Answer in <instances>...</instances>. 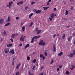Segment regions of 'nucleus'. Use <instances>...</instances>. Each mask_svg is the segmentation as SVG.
<instances>
[{"label":"nucleus","instance_id":"obj_1","mask_svg":"<svg viewBox=\"0 0 75 75\" xmlns=\"http://www.w3.org/2000/svg\"><path fill=\"white\" fill-rule=\"evenodd\" d=\"M25 37H26V36H24L23 35H21L20 38V40L21 41H24V39H25Z\"/></svg>","mask_w":75,"mask_h":75},{"label":"nucleus","instance_id":"obj_2","mask_svg":"<svg viewBox=\"0 0 75 75\" xmlns=\"http://www.w3.org/2000/svg\"><path fill=\"white\" fill-rule=\"evenodd\" d=\"M40 37H41V36L40 35H38V36H35L33 37L32 40H33V41H35V40H34V38H35V40H37V38H39Z\"/></svg>","mask_w":75,"mask_h":75},{"label":"nucleus","instance_id":"obj_3","mask_svg":"<svg viewBox=\"0 0 75 75\" xmlns=\"http://www.w3.org/2000/svg\"><path fill=\"white\" fill-rule=\"evenodd\" d=\"M35 12H36V14H39L40 13H41V10H37L36 9H34L33 10Z\"/></svg>","mask_w":75,"mask_h":75},{"label":"nucleus","instance_id":"obj_4","mask_svg":"<svg viewBox=\"0 0 75 75\" xmlns=\"http://www.w3.org/2000/svg\"><path fill=\"white\" fill-rule=\"evenodd\" d=\"M5 53L7 54L9 52V49L8 48H6L4 50Z\"/></svg>","mask_w":75,"mask_h":75},{"label":"nucleus","instance_id":"obj_5","mask_svg":"<svg viewBox=\"0 0 75 75\" xmlns=\"http://www.w3.org/2000/svg\"><path fill=\"white\" fill-rule=\"evenodd\" d=\"M4 19L3 18H1L0 19V24H2L4 22Z\"/></svg>","mask_w":75,"mask_h":75},{"label":"nucleus","instance_id":"obj_6","mask_svg":"<svg viewBox=\"0 0 75 75\" xmlns=\"http://www.w3.org/2000/svg\"><path fill=\"white\" fill-rule=\"evenodd\" d=\"M9 53H10V54H15V52H14V50H11L10 51Z\"/></svg>","mask_w":75,"mask_h":75},{"label":"nucleus","instance_id":"obj_7","mask_svg":"<svg viewBox=\"0 0 75 75\" xmlns=\"http://www.w3.org/2000/svg\"><path fill=\"white\" fill-rule=\"evenodd\" d=\"M21 65V63H19L18 64L16 67V69H18L20 68V66Z\"/></svg>","mask_w":75,"mask_h":75},{"label":"nucleus","instance_id":"obj_8","mask_svg":"<svg viewBox=\"0 0 75 75\" xmlns=\"http://www.w3.org/2000/svg\"><path fill=\"white\" fill-rule=\"evenodd\" d=\"M23 3V1L18 2L17 3V5L18 6V5H20L21 4H22Z\"/></svg>","mask_w":75,"mask_h":75},{"label":"nucleus","instance_id":"obj_9","mask_svg":"<svg viewBox=\"0 0 75 75\" xmlns=\"http://www.w3.org/2000/svg\"><path fill=\"white\" fill-rule=\"evenodd\" d=\"M44 42L43 40H41L40 42L39 43V45H42V43Z\"/></svg>","mask_w":75,"mask_h":75},{"label":"nucleus","instance_id":"obj_10","mask_svg":"<svg viewBox=\"0 0 75 75\" xmlns=\"http://www.w3.org/2000/svg\"><path fill=\"white\" fill-rule=\"evenodd\" d=\"M53 51H54V52H56V47H55V46L54 45L53 46Z\"/></svg>","mask_w":75,"mask_h":75},{"label":"nucleus","instance_id":"obj_11","mask_svg":"<svg viewBox=\"0 0 75 75\" xmlns=\"http://www.w3.org/2000/svg\"><path fill=\"white\" fill-rule=\"evenodd\" d=\"M62 54H63V52H62L58 54L57 55H58V56H61V55H62Z\"/></svg>","mask_w":75,"mask_h":75},{"label":"nucleus","instance_id":"obj_12","mask_svg":"<svg viewBox=\"0 0 75 75\" xmlns=\"http://www.w3.org/2000/svg\"><path fill=\"white\" fill-rule=\"evenodd\" d=\"M13 1H11L9 2V7H11V4H13Z\"/></svg>","mask_w":75,"mask_h":75},{"label":"nucleus","instance_id":"obj_13","mask_svg":"<svg viewBox=\"0 0 75 75\" xmlns=\"http://www.w3.org/2000/svg\"><path fill=\"white\" fill-rule=\"evenodd\" d=\"M30 47V45L27 44L25 47V49L27 48H28V47Z\"/></svg>","mask_w":75,"mask_h":75},{"label":"nucleus","instance_id":"obj_14","mask_svg":"<svg viewBox=\"0 0 75 75\" xmlns=\"http://www.w3.org/2000/svg\"><path fill=\"white\" fill-rule=\"evenodd\" d=\"M54 16V13H52L50 15V16L51 18H53Z\"/></svg>","mask_w":75,"mask_h":75},{"label":"nucleus","instance_id":"obj_15","mask_svg":"<svg viewBox=\"0 0 75 75\" xmlns=\"http://www.w3.org/2000/svg\"><path fill=\"white\" fill-rule=\"evenodd\" d=\"M10 21V17L8 16V19L6 20V21L7 22H9V21Z\"/></svg>","mask_w":75,"mask_h":75},{"label":"nucleus","instance_id":"obj_16","mask_svg":"<svg viewBox=\"0 0 75 75\" xmlns=\"http://www.w3.org/2000/svg\"><path fill=\"white\" fill-rule=\"evenodd\" d=\"M68 41H70V40H71H71L72 39V36H70V37H69L68 38Z\"/></svg>","mask_w":75,"mask_h":75},{"label":"nucleus","instance_id":"obj_17","mask_svg":"<svg viewBox=\"0 0 75 75\" xmlns=\"http://www.w3.org/2000/svg\"><path fill=\"white\" fill-rule=\"evenodd\" d=\"M43 8H44V10H47V9L48 8H49V7H43Z\"/></svg>","mask_w":75,"mask_h":75},{"label":"nucleus","instance_id":"obj_18","mask_svg":"<svg viewBox=\"0 0 75 75\" xmlns=\"http://www.w3.org/2000/svg\"><path fill=\"white\" fill-rule=\"evenodd\" d=\"M10 22L7 23V24L5 25V27H7V26H8V25H10Z\"/></svg>","mask_w":75,"mask_h":75},{"label":"nucleus","instance_id":"obj_19","mask_svg":"<svg viewBox=\"0 0 75 75\" xmlns=\"http://www.w3.org/2000/svg\"><path fill=\"white\" fill-rule=\"evenodd\" d=\"M42 31L41 30H39L37 32V34H39Z\"/></svg>","mask_w":75,"mask_h":75},{"label":"nucleus","instance_id":"obj_20","mask_svg":"<svg viewBox=\"0 0 75 75\" xmlns=\"http://www.w3.org/2000/svg\"><path fill=\"white\" fill-rule=\"evenodd\" d=\"M73 54L72 53H71L69 55V57H70V58H72L73 57Z\"/></svg>","mask_w":75,"mask_h":75},{"label":"nucleus","instance_id":"obj_21","mask_svg":"<svg viewBox=\"0 0 75 75\" xmlns=\"http://www.w3.org/2000/svg\"><path fill=\"white\" fill-rule=\"evenodd\" d=\"M25 28L24 26L22 27V30L23 31H24V30H25Z\"/></svg>","mask_w":75,"mask_h":75},{"label":"nucleus","instance_id":"obj_22","mask_svg":"<svg viewBox=\"0 0 75 75\" xmlns=\"http://www.w3.org/2000/svg\"><path fill=\"white\" fill-rule=\"evenodd\" d=\"M51 60L52 61L50 62V64H52L54 62V59H52Z\"/></svg>","mask_w":75,"mask_h":75},{"label":"nucleus","instance_id":"obj_23","mask_svg":"<svg viewBox=\"0 0 75 75\" xmlns=\"http://www.w3.org/2000/svg\"><path fill=\"white\" fill-rule=\"evenodd\" d=\"M33 13H31L30 14V15H29V18H31V17H32V16H33Z\"/></svg>","mask_w":75,"mask_h":75},{"label":"nucleus","instance_id":"obj_24","mask_svg":"<svg viewBox=\"0 0 75 75\" xmlns=\"http://www.w3.org/2000/svg\"><path fill=\"white\" fill-rule=\"evenodd\" d=\"M33 25V22H31L30 23V25H29V27H32V26Z\"/></svg>","mask_w":75,"mask_h":75},{"label":"nucleus","instance_id":"obj_25","mask_svg":"<svg viewBox=\"0 0 75 75\" xmlns=\"http://www.w3.org/2000/svg\"><path fill=\"white\" fill-rule=\"evenodd\" d=\"M75 68V65H73L72 68H70V69L72 71L73 70L74 68Z\"/></svg>","mask_w":75,"mask_h":75},{"label":"nucleus","instance_id":"obj_26","mask_svg":"<svg viewBox=\"0 0 75 75\" xmlns=\"http://www.w3.org/2000/svg\"><path fill=\"white\" fill-rule=\"evenodd\" d=\"M27 8H28V6H27L25 7V10H27Z\"/></svg>","mask_w":75,"mask_h":75},{"label":"nucleus","instance_id":"obj_27","mask_svg":"<svg viewBox=\"0 0 75 75\" xmlns=\"http://www.w3.org/2000/svg\"><path fill=\"white\" fill-rule=\"evenodd\" d=\"M73 55H74L75 54V50H73Z\"/></svg>","mask_w":75,"mask_h":75},{"label":"nucleus","instance_id":"obj_28","mask_svg":"<svg viewBox=\"0 0 75 75\" xmlns=\"http://www.w3.org/2000/svg\"><path fill=\"white\" fill-rule=\"evenodd\" d=\"M66 74H67V75H69V73L68 71H66Z\"/></svg>","mask_w":75,"mask_h":75},{"label":"nucleus","instance_id":"obj_29","mask_svg":"<svg viewBox=\"0 0 75 75\" xmlns=\"http://www.w3.org/2000/svg\"><path fill=\"white\" fill-rule=\"evenodd\" d=\"M65 35L64 34L62 37V38H63V39H64V38H65Z\"/></svg>","mask_w":75,"mask_h":75},{"label":"nucleus","instance_id":"obj_30","mask_svg":"<svg viewBox=\"0 0 75 75\" xmlns=\"http://www.w3.org/2000/svg\"><path fill=\"white\" fill-rule=\"evenodd\" d=\"M27 59L28 61H30V57H27Z\"/></svg>","mask_w":75,"mask_h":75},{"label":"nucleus","instance_id":"obj_31","mask_svg":"<svg viewBox=\"0 0 75 75\" xmlns=\"http://www.w3.org/2000/svg\"><path fill=\"white\" fill-rule=\"evenodd\" d=\"M36 62V59H34V60L32 62L33 63H35Z\"/></svg>","mask_w":75,"mask_h":75},{"label":"nucleus","instance_id":"obj_32","mask_svg":"<svg viewBox=\"0 0 75 75\" xmlns=\"http://www.w3.org/2000/svg\"><path fill=\"white\" fill-rule=\"evenodd\" d=\"M15 36H16L15 35V34H13L12 35H11V37L12 38H14Z\"/></svg>","mask_w":75,"mask_h":75},{"label":"nucleus","instance_id":"obj_33","mask_svg":"<svg viewBox=\"0 0 75 75\" xmlns=\"http://www.w3.org/2000/svg\"><path fill=\"white\" fill-rule=\"evenodd\" d=\"M44 54L45 56H47V52L45 51L44 52Z\"/></svg>","mask_w":75,"mask_h":75},{"label":"nucleus","instance_id":"obj_34","mask_svg":"<svg viewBox=\"0 0 75 75\" xmlns=\"http://www.w3.org/2000/svg\"><path fill=\"white\" fill-rule=\"evenodd\" d=\"M68 13V11H66L65 15L66 16V15H67Z\"/></svg>","mask_w":75,"mask_h":75},{"label":"nucleus","instance_id":"obj_35","mask_svg":"<svg viewBox=\"0 0 75 75\" xmlns=\"http://www.w3.org/2000/svg\"><path fill=\"white\" fill-rule=\"evenodd\" d=\"M40 58H42L44 57V55L41 54H40Z\"/></svg>","mask_w":75,"mask_h":75},{"label":"nucleus","instance_id":"obj_36","mask_svg":"<svg viewBox=\"0 0 75 75\" xmlns=\"http://www.w3.org/2000/svg\"><path fill=\"white\" fill-rule=\"evenodd\" d=\"M43 43H42V46H44V45H45V42H43Z\"/></svg>","mask_w":75,"mask_h":75},{"label":"nucleus","instance_id":"obj_37","mask_svg":"<svg viewBox=\"0 0 75 75\" xmlns=\"http://www.w3.org/2000/svg\"><path fill=\"white\" fill-rule=\"evenodd\" d=\"M38 28H35V31H38Z\"/></svg>","mask_w":75,"mask_h":75},{"label":"nucleus","instance_id":"obj_38","mask_svg":"<svg viewBox=\"0 0 75 75\" xmlns=\"http://www.w3.org/2000/svg\"><path fill=\"white\" fill-rule=\"evenodd\" d=\"M35 2L32 1L31 3V5H33V4H35Z\"/></svg>","mask_w":75,"mask_h":75},{"label":"nucleus","instance_id":"obj_39","mask_svg":"<svg viewBox=\"0 0 75 75\" xmlns=\"http://www.w3.org/2000/svg\"><path fill=\"white\" fill-rule=\"evenodd\" d=\"M3 34L4 35H6V32L5 31L4 32Z\"/></svg>","mask_w":75,"mask_h":75},{"label":"nucleus","instance_id":"obj_40","mask_svg":"<svg viewBox=\"0 0 75 75\" xmlns=\"http://www.w3.org/2000/svg\"><path fill=\"white\" fill-rule=\"evenodd\" d=\"M59 68H62V65H60L59 66Z\"/></svg>","mask_w":75,"mask_h":75},{"label":"nucleus","instance_id":"obj_41","mask_svg":"<svg viewBox=\"0 0 75 75\" xmlns=\"http://www.w3.org/2000/svg\"><path fill=\"white\" fill-rule=\"evenodd\" d=\"M19 75V72H17L16 73V75Z\"/></svg>","mask_w":75,"mask_h":75},{"label":"nucleus","instance_id":"obj_42","mask_svg":"<svg viewBox=\"0 0 75 75\" xmlns=\"http://www.w3.org/2000/svg\"><path fill=\"white\" fill-rule=\"evenodd\" d=\"M56 35H57L56 34H54V35H53L52 36H53V38H54V37H55L56 36Z\"/></svg>","mask_w":75,"mask_h":75},{"label":"nucleus","instance_id":"obj_43","mask_svg":"<svg viewBox=\"0 0 75 75\" xmlns=\"http://www.w3.org/2000/svg\"><path fill=\"white\" fill-rule=\"evenodd\" d=\"M6 7H9V8H10V7H11V6L10 7L9 6V5H7L6 6Z\"/></svg>","mask_w":75,"mask_h":75},{"label":"nucleus","instance_id":"obj_44","mask_svg":"<svg viewBox=\"0 0 75 75\" xmlns=\"http://www.w3.org/2000/svg\"><path fill=\"white\" fill-rule=\"evenodd\" d=\"M12 64L13 65H14V61H13L12 62Z\"/></svg>","mask_w":75,"mask_h":75},{"label":"nucleus","instance_id":"obj_45","mask_svg":"<svg viewBox=\"0 0 75 75\" xmlns=\"http://www.w3.org/2000/svg\"><path fill=\"white\" fill-rule=\"evenodd\" d=\"M44 74V72H42V73H41L39 75H43Z\"/></svg>","mask_w":75,"mask_h":75},{"label":"nucleus","instance_id":"obj_46","mask_svg":"<svg viewBox=\"0 0 75 75\" xmlns=\"http://www.w3.org/2000/svg\"><path fill=\"white\" fill-rule=\"evenodd\" d=\"M10 40H11V42H13V39L11 38Z\"/></svg>","mask_w":75,"mask_h":75},{"label":"nucleus","instance_id":"obj_47","mask_svg":"<svg viewBox=\"0 0 75 75\" xmlns=\"http://www.w3.org/2000/svg\"><path fill=\"white\" fill-rule=\"evenodd\" d=\"M9 47H11V46H12V44H9Z\"/></svg>","mask_w":75,"mask_h":75},{"label":"nucleus","instance_id":"obj_48","mask_svg":"<svg viewBox=\"0 0 75 75\" xmlns=\"http://www.w3.org/2000/svg\"><path fill=\"white\" fill-rule=\"evenodd\" d=\"M16 20H18V19H19V18L18 17H16Z\"/></svg>","mask_w":75,"mask_h":75},{"label":"nucleus","instance_id":"obj_49","mask_svg":"<svg viewBox=\"0 0 75 75\" xmlns=\"http://www.w3.org/2000/svg\"><path fill=\"white\" fill-rule=\"evenodd\" d=\"M33 42H34V41H33V40H32H32L31 41V43H33Z\"/></svg>","mask_w":75,"mask_h":75},{"label":"nucleus","instance_id":"obj_50","mask_svg":"<svg viewBox=\"0 0 75 75\" xmlns=\"http://www.w3.org/2000/svg\"><path fill=\"white\" fill-rule=\"evenodd\" d=\"M35 68V66H33V70H34V68Z\"/></svg>","mask_w":75,"mask_h":75},{"label":"nucleus","instance_id":"obj_51","mask_svg":"<svg viewBox=\"0 0 75 75\" xmlns=\"http://www.w3.org/2000/svg\"><path fill=\"white\" fill-rule=\"evenodd\" d=\"M54 11H57V8H54Z\"/></svg>","mask_w":75,"mask_h":75},{"label":"nucleus","instance_id":"obj_52","mask_svg":"<svg viewBox=\"0 0 75 75\" xmlns=\"http://www.w3.org/2000/svg\"><path fill=\"white\" fill-rule=\"evenodd\" d=\"M57 71H59V68H57Z\"/></svg>","mask_w":75,"mask_h":75},{"label":"nucleus","instance_id":"obj_53","mask_svg":"<svg viewBox=\"0 0 75 75\" xmlns=\"http://www.w3.org/2000/svg\"><path fill=\"white\" fill-rule=\"evenodd\" d=\"M42 59L43 60H44L45 59V57L43 56L42 57Z\"/></svg>","mask_w":75,"mask_h":75},{"label":"nucleus","instance_id":"obj_54","mask_svg":"<svg viewBox=\"0 0 75 75\" xmlns=\"http://www.w3.org/2000/svg\"><path fill=\"white\" fill-rule=\"evenodd\" d=\"M6 45H7V47H10L9 45H8V44H6Z\"/></svg>","mask_w":75,"mask_h":75},{"label":"nucleus","instance_id":"obj_55","mask_svg":"<svg viewBox=\"0 0 75 75\" xmlns=\"http://www.w3.org/2000/svg\"><path fill=\"white\" fill-rule=\"evenodd\" d=\"M52 18H49V19H50V21H52Z\"/></svg>","mask_w":75,"mask_h":75},{"label":"nucleus","instance_id":"obj_56","mask_svg":"<svg viewBox=\"0 0 75 75\" xmlns=\"http://www.w3.org/2000/svg\"><path fill=\"white\" fill-rule=\"evenodd\" d=\"M18 35V33H16L15 35V36H17Z\"/></svg>","mask_w":75,"mask_h":75},{"label":"nucleus","instance_id":"obj_57","mask_svg":"<svg viewBox=\"0 0 75 75\" xmlns=\"http://www.w3.org/2000/svg\"><path fill=\"white\" fill-rule=\"evenodd\" d=\"M44 68V67H43V66L42 67H41V69H43V68Z\"/></svg>","mask_w":75,"mask_h":75},{"label":"nucleus","instance_id":"obj_58","mask_svg":"<svg viewBox=\"0 0 75 75\" xmlns=\"http://www.w3.org/2000/svg\"><path fill=\"white\" fill-rule=\"evenodd\" d=\"M49 4H50V3H49V2H48L47 3V5H48Z\"/></svg>","mask_w":75,"mask_h":75},{"label":"nucleus","instance_id":"obj_59","mask_svg":"<svg viewBox=\"0 0 75 75\" xmlns=\"http://www.w3.org/2000/svg\"><path fill=\"white\" fill-rule=\"evenodd\" d=\"M52 0H49L48 2H51Z\"/></svg>","mask_w":75,"mask_h":75},{"label":"nucleus","instance_id":"obj_60","mask_svg":"<svg viewBox=\"0 0 75 75\" xmlns=\"http://www.w3.org/2000/svg\"><path fill=\"white\" fill-rule=\"evenodd\" d=\"M20 46H22V44H20Z\"/></svg>","mask_w":75,"mask_h":75},{"label":"nucleus","instance_id":"obj_61","mask_svg":"<svg viewBox=\"0 0 75 75\" xmlns=\"http://www.w3.org/2000/svg\"><path fill=\"white\" fill-rule=\"evenodd\" d=\"M73 35H74V36H75V34L74 33H73Z\"/></svg>","mask_w":75,"mask_h":75},{"label":"nucleus","instance_id":"obj_62","mask_svg":"<svg viewBox=\"0 0 75 75\" xmlns=\"http://www.w3.org/2000/svg\"><path fill=\"white\" fill-rule=\"evenodd\" d=\"M23 24H24V23H22L21 24V25H23Z\"/></svg>","mask_w":75,"mask_h":75},{"label":"nucleus","instance_id":"obj_63","mask_svg":"<svg viewBox=\"0 0 75 75\" xmlns=\"http://www.w3.org/2000/svg\"><path fill=\"white\" fill-rule=\"evenodd\" d=\"M72 9H73V7H71V10H72Z\"/></svg>","mask_w":75,"mask_h":75},{"label":"nucleus","instance_id":"obj_64","mask_svg":"<svg viewBox=\"0 0 75 75\" xmlns=\"http://www.w3.org/2000/svg\"><path fill=\"white\" fill-rule=\"evenodd\" d=\"M30 75H33V74H30Z\"/></svg>","mask_w":75,"mask_h":75}]
</instances>
